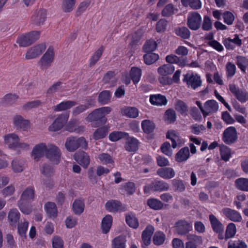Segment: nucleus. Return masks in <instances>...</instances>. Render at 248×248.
<instances>
[{
	"instance_id": "1",
	"label": "nucleus",
	"mask_w": 248,
	"mask_h": 248,
	"mask_svg": "<svg viewBox=\"0 0 248 248\" xmlns=\"http://www.w3.org/2000/svg\"><path fill=\"white\" fill-rule=\"evenodd\" d=\"M166 60L169 63L164 64L157 69L158 80L163 85H169L170 83V56L168 55Z\"/></svg>"
},
{
	"instance_id": "2",
	"label": "nucleus",
	"mask_w": 248,
	"mask_h": 248,
	"mask_svg": "<svg viewBox=\"0 0 248 248\" xmlns=\"http://www.w3.org/2000/svg\"><path fill=\"white\" fill-rule=\"evenodd\" d=\"M88 146V143L84 137L77 138L75 137H70L67 138L65 147L67 151L73 152L77 150L79 147L86 149Z\"/></svg>"
},
{
	"instance_id": "3",
	"label": "nucleus",
	"mask_w": 248,
	"mask_h": 248,
	"mask_svg": "<svg viewBox=\"0 0 248 248\" xmlns=\"http://www.w3.org/2000/svg\"><path fill=\"white\" fill-rule=\"evenodd\" d=\"M39 36V31H32L19 36L17 39L16 43L20 47H26L38 40Z\"/></svg>"
},
{
	"instance_id": "4",
	"label": "nucleus",
	"mask_w": 248,
	"mask_h": 248,
	"mask_svg": "<svg viewBox=\"0 0 248 248\" xmlns=\"http://www.w3.org/2000/svg\"><path fill=\"white\" fill-rule=\"evenodd\" d=\"M183 81L186 82L187 86L195 90L202 85V80L201 76L196 73H187L183 75Z\"/></svg>"
},
{
	"instance_id": "5",
	"label": "nucleus",
	"mask_w": 248,
	"mask_h": 248,
	"mask_svg": "<svg viewBox=\"0 0 248 248\" xmlns=\"http://www.w3.org/2000/svg\"><path fill=\"white\" fill-rule=\"evenodd\" d=\"M47 149L45 154L46 158L54 164H58L61 161L62 153L60 149L52 144L47 145Z\"/></svg>"
},
{
	"instance_id": "6",
	"label": "nucleus",
	"mask_w": 248,
	"mask_h": 248,
	"mask_svg": "<svg viewBox=\"0 0 248 248\" xmlns=\"http://www.w3.org/2000/svg\"><path fill=\"white\" fill-rule=\"evenodd\" d=\"M55 57L54 49L53 47H48L46 51L39 61V64L42 70H45L51 66Z\"/></svg>"
},
{
	"instance_id": "7",
	"label": "nucleus",
	"mask_w": 248,
	"mask_h": 248,
	"mask_svg": "<svg viewBox=\"0 0 248 248\" xmlns=\"http://www.w3.org/2000/svg\"><path fill=\"white\" fill-rule=\"evenodd\" d=\"M202 16L198 12L188 13L187 18V26L192 31L199 30L202 25Z\"/></svg>"
},
{
	"instance_id": "8",
	"label": "nucleus",
	"mask_w": 248,
	"mask_h": 248,
	"mask_svg": "<svg viewBox=\"0 0 248 248\" xmlns=\"http://www.w3.org/2000/svg\"><path fill=\"white\" fill-rule=\"evenodd\" d=\"M237 133L234 126H230L225 129L222 135V140L225 143L231 145L235 143L237 140Z\"/></svg>"
},
{
	"instance_id": "9",
	"label": "nucleus",
	"mask_w": 248,
	"mask_h": 248,
	"mask_svg": "<svg viewBox=\"0 0 248 248\" xmlns=\"http://www.w3.org/2000/svg\"><path fill=\"white\" fill-rule=\"evenodd\" d=\"M69 115L67 113L60 115L49 126L51 131H57L61 129L68 121Z\"/></svg>"
},
{
	"instance_id": "10",
	"label": "nucleus",
	"mask_w": 248,
	"mask_h": 248,
	"mask_svg": "<svg viewBox=\"0 0 248 248\" xmlns=\"http://www.w3.org/2000/svg\"><path fill=\"white\" fill-rule=\"evenodd\" d=\"M45 49L46 46L44 44L34 46L28 50L25 55V59L27 60L35 59L41 55Z\"/></svg>"
},
{
	"instance_id": "11",
	"label": "nucleus",
	"mask_w": 248,
	"mask_h": 248,
	"mask_svg": "<svg viewBox=\"0 0 248 248\" xmlns=\"http://www.w3.org/2000/svg\"><path fill=\"white\" fill-rule=\"evenodd\" d=\"M169 188V185L162 181H155L145 186L144 187L145 193H148L151 190L154 191H163Z\"/></svg>"
},
{
	"instance_id": "12",
	"label": "nucleus",
	"mask_w": 248,
	"mask_h": 248,
	"mask_svg": "<svg viewBox=\"0 0 248 248\" xmlns=\"http://www.w3.org/2000/svg\"><path fill=\"white\" fill-rule=\"evenodd\" d=\"M47 145L44 143H40L35 145L31 152V156L36 161H39L45 155Z\"/></svg>"
},
{
	"instance_id": "13",
	"label": "nucleus",
	"mask_w": 248,
	"mask_h": 248,
	"mask_svg": "<svg viewBox=\"0 0 248 248\" xmlns=\"http://www.w3.org/2000/svg\"><path fill=\"white\" fill-rule=\"evenodd\" d=\"M175 227L179 234L185 235L192 230V225L185 219H181L176 222Z\"/></svg>"
},
{
	"instance_id": "14",
	"label": "nucleus",
	"mask_w": 248,
	"mask_h": 248,
	"mask_svg": "<svg viewBox=\"0 0 248 248\" xmlns=\"http://www.w3.org/2000/svg\"><path fill=\"white\" fill-rule=\"evenodd\" d=\"M46 12L44 9H40L35 11L31 17V23L37 26L44 24L46 18Z\"/></svg>"
},
{
	"instance_id": "15",
	"label": "nucleus",
	"mask_w": 248,
	"mask_h": 248,
	"mask_svg": "<svg viewBox=\"0 0 248 248\" xmlns=\"http://www.w3.org/2000/svg\"><path fill=\"white\" fill-rule=\"evenodd\" d=\"M13 122L14 126L17 129H22L25 131L30 127V121L25 119L20 115H15L13 117Z\"/></svg>"
},
{
	"instance_id": "16",
	"label": "nucleus",
	"mask_w": 248,
	"mask_h": 248,
	"mask_svg": "<svg viewBox=\"0 0 248 248\" xmlns=\"http://www.w3.org/2000/svg\"><path fill=\"white\" fill-rule=\"evenodd\" d=\"M222 212L226 217L233 222H239L242 219L240 213L236 210L230 208H224Z\"/></svg>"
},
{
	"instance_id": "17",
	"label": "nucleus",
	"mask_w": 248,
	"mask_h": 248,
	"mask_svg": "<svg viewBox=\"0 0 248 248\" xmlns=\"http://www.w3.org/2000/svg\"><path fill=\"white\" fill-rule=\"evenodd\" d=\"M86 120L89 122H98L99 124H103L107 121L106 117L102 116L97 109L90 113L86 118Z\"/></svg>"
},
{
	"instance_id": "18",
	"label": "nucleus",
	"mask_w": 248,
	"mask_h": 248,
	"mask_svg": "<svg viewBox=\"0 0 248 248\" xmlns=\"http://www.w3.org/2000/svg\"><path fill=\"white\" fill-rule=\"evenodd\" d=\"M204 114L203 116L206 117L210 113H214L217 111L218 109V104L215 100H208L204 104Z\"/></svg>"
},
{
	"instance_id": "19",
	"label": "nucleus",
	"mask_w": 248,
	"mask_h": 248,
	"mask_svg": "<svg viewBox=\"0 0 248 248\" xmlns=\"http://www.w3.org/2000/svg\"><path fill=\"white\" fill-rule=\"evenodd\" d=\"M154 228L151 225L148 226L142 233V247L148 246L151 243V238L154 233Z\"/></svg>"
},
{
	"instance_id": "20",
	"label": "nucleus",
	"mask_w": 248,
	"mask_h": 248,
	"mask_svg": "<svg viewBox=\"0 0 248 248\" xmlns=\"http://www.w3.org/2000/svg\"><path fill=\"white\" fill-rule=\"evenodd\" d=\"M66 130L70 132L81 133L84 131L85 127L83 125H79L77 120H73L67 124L66 126Z\"/></svg>"
},
{
	"instance_id": "21",
	"label": "nucleus",
	"mask_w": 248,
	"mask_h": 248,
	"mask_svg": "<svg viewBox=\"0 0 248 248\" xmlns=\"http://www.w3.org/2000/svg\"><path fill=\"white\" fill-rule=\"evenodd\" d=\"M75 159L82 166L87 168L90 164V159L89 155L84 152H80L75 154Z\"/></svg>"
},
{
	"instance_id": "22",
	"label": "nucleus",
	"mask_w": 248,
	"mask_h": 248,
	"mask_svg": "<svg viewBox=\"0 0 248 248\" xmlns=\"http://www.w3.org/2000/svg\"><path fill=\"white\" fill-rule=\"evenodd\" d=\"M3 139L4 143L12 149L15 146L16 142L20 140L19 136L14 133L5 134L3 136Z\"/></svg>"
},
{
	"instance_id": "23",
	"label": "nucleus",
	"mask_w": 248,
	"mask_h": 248,
	"mask_svg": "<svg viewBox=\"0 0 248 248\" xmlns=\"http://www.w3.org/2000/svg\"><path fill=\"white\" fill-rule=\"evenodd\" d=\"M190 156L189 150L187 147L181 148L175 155L176 162L181 163L186 161Z\"/></svg>"
},
{
	"instance_id": "24",
	"label": "nucleus",
	"mask_w": 248,
	"mask_h": 248,
	"mask_svg": "<svg viewBox=\"0 0 248 248\" xmlns=\"http://www.w3.org/2000/svg\"><path fill=\"white\" fill-rule=\"evenodd\" d=\"M209 219L213 231L215 232H221L224 231V226L221 222L213 214H210Z\"/></svg>"
},
{
	"instance_id": "25",
	"label": "nucleus",
	"mask_w": 248,
	"mask_h": 248,
	"mask_svg": "<svg viewBox=\"0 0 248 248\" xmlns=\"http://www.w3.org/2000/svg\"><path fill=\"white\" fill-rule=\"evenodd\" d=\"M139 142L134 137H128L125 142V148L128 152H136L139 148Z\"/></svg>"
},
{
	"instance_id": "26",
	"label": "nucleus",
	"mask_w": 248,
	"mask_h": 248,
	"mask_svg": "<svg viewBox=\"0 0 248 248\" xmlns=\"http://www.w3.org/2000/svg\"><path fill=\"white\" fill-rule=\"evenodd\" d=\"M235 187L242 191L248 192V178L240 177L234 181Z\"/></svg>"
},
{
	"instance_id": "27",
	"label": "nucleus",
	"mask_w": 248,
	"mask_h": 248,
	"mask_svg": "<svg viewBox=\"0 0 248 248\" xmlns=\"http://www.w3.org/2000/svg\"><path fill=\"white\" fill-rule=\"evenodd\" d=\"M106 209L111 212H116L121 210V203L117 200H109L105 204Z\"/></svg>"
},
{
	"instance_id": "28",
	"label": "nucleus",
	"mask_w": 248,
	"mask_h": 248,
	"mask_svg": "<svg viewBox=\"0 0 248 248\" xmlns=\"http://www.w3.org/2000/svg\"><path fill=\"white\" fill-rule=\"evenodd\" d=\"M236 59V64L238 67L242 72L246 73V69L248 68V58L243 56L237 55Z\"/></svg>"
},
{
	"instance_id": "29",
	"label": "nucleus",
	"mask_w": 248,
	"mask_h": 248,
	"mask_svg": "<svg viewBox=\"0 0 248 248\" xmlns=\"http://www.w3.org/2000/svg\"><path fill=\"white\" fill-rule=\"evenodd\" d=\"M34 197V190L32 187H29L26 188L22 192L19 201L27 202L31 200Z\"/></svg>"
},
{
	"instance_id": "30",
	"label": "nucleus",
	"mask_w": 248,
	"mask_h": 248,
	"mask_svg": "<svg viewBox=\"0 0 248 248\" xmlns=\"http://www.w3.org/2000/svg\"><path fill=\"white\" fill-rule=\"evenodd\" d=\"M150 101L152 104L156 106L165 105L167 103L165 96L160 94L151 95Z\"/></svg>"
},
{
	"instance_id": "31",
	"label": "nucleus",
	"mask_w": 248,
	"mask_h": 248,
	"mask_svg": "<svg viewBox=\"0 0 248 248\" xmlns=\"http://www.w3.org/2000/svg\"><path fill=\"white\" fill-rule=\"evenodd\" d=\"M85 204L84 201L80 199L75 200L73 203L72 209L73 212L78 215L81 214L84 210Z\"/></svg>"
},
{
	"instance_id": "32",
	"label": "nucleus",
	"mask_w": 248,
	"mask_h": 248,
	"mask_svg": "<svg viewBox=\"0 0 248 248\" xmlns=\"http://www.w3.org/2000/svg\"><path fill=\"white\" fill-rule=\"evenodd\" d=\"M45 209L50 217H57L58 211L55 203L52 202H46L45 205Z\"/></svg>"
},
{
	"instance_id": "33",
	"label": "nucleus",
	"mask_w": 248,
	"mask_h": 248,
	"mask_svg": "<svg viewBox=\"0 0 248 248\" xmlns=\"http://www.w3.org/2000/svg\"><path fill=\"white\" fill-rule=\"evenodd\" d=\"M221 158L222 160L227 162L231 157V149L226 145L222 144L219 147Z\"/></svg>"
},
{
	"instance_id": "34",
	"label": "nucleus",
	"mask_w": 248,
	"mask_h": 248,
	"mask_svg": "<svg viewBox=\"0 0 248 248\" xmlns=\"http://www.w3.org/2000/svg\"><path fill=\"white\" fill-rule=\"evenodd\" d=\"M76 104V102L74 101L68 100L64 101L57 106H54L53 107V109L56 111L65 110L75 106Z\"/></svg>"
},
{
	"instance_id": "35",
	"label": "nucleus",
	"mask_w": 248,
	"mask_h": 248,
	"mask_svg": "<svg viewBox=\"0 0 248 248\" xmlns=\"http://www.w3.org/2000/svg\"><path fill=\"white\" fill-rule=\"evenodd\" d=\"M76 0H62L61 9L64 13H69L74 9Z\"/></svg>"
},
{
	"instance_id": "36",
	"label": "nucleus",
	"mask_w": 248,
	"mask_h": 248,
	"mask_svg": "<svg viewBox=\"0 0 248 248\" xmlns=\"http://www.w3.org/2000/svg\"><path fill=\"white\" fill-rule=\"evenodd\" d=\"M122 114L129 118H136L139 115V110L135 107H128L121 110Z\"/></svg>"
},
{
	"instance_id": "37",
	"label": "nucleus",
	"mask_w": 248,
	"mask_h": 248,
	"mask_svg": "<svg viewBox=\"0 0 248 248\" xmlns=\"http://www.w3.org/2000/svg\"><path fill=\"white\" fill-rule=\"evenodd\" d=\"M175 33L184 39H188L190 36V31L186 27H180L175 29Z\"/></svg>"
},
{
	"instance_id": "38",
	"label": "nucleus",
	"mask_w": 248,
	"mask_h": 248,
	"mask_svg": "<svg viewBox=\"0 0 248 248\" xmlns=\"http://www.w3.org/2000/svg\"><path fill=\"white\" fill-rule=\"evenodd\" d=\"M19 98V96L16 94L8 93L2 98V103L7 105H13Z\"/></svg>"
},
{
	"instance_id": "39",
	"label": "nucleus",
	"mask_w": 248,
	"mask_h": 248,
	"mask_svg": "<svg viewBox=\"0 0 248 248\" xmlns=\"http://www.w3.org/2000/svg\"><path fill=\"white\" fill-rule=\"evenodd\" d=\"M141 75V70L138 67H132L130 72V76L134 84H137Z\"/></svg>"
},
{
	"instance_id": "40",
	"label": "nucleus",
	"mask_w": 248,
	"mask_h": 248,
	"mask_svg": "<svg viewBox=\"0 0 248 248\" xmlns=\"http://www.w3.org/2000/svg\"><path fill=\"white\" fill-rule=\"evenodd\" d=\"M157 43L154 39L147 40L143 46V51L145 53L152 52L157 47Z\"/></svg>"
},
{
	"instance_id": "41",
	"label": "nucleus",
	"mask_w": 248,
	"mask_h": 248,
	"mask_svg": "<svg viewBox=\"0 0 248 248\" xmlns=\"http://www.w3.org/2000/svg\"><path fill=\"white\" fill-rule=\"evenodd\" d=\"M112 218L110 215L106 216L102 221V229L104 233H107L109 231L112 224Z\"/></svg>"
},
{
	"instance_id": "42",
	"label": "nucleus",
	"mask_w": 248,
	"mask_h": 248,
	"mask_svg": "<svg viewBox=\"0 0 248 248\" xmlns=\"http://www.w3.org/2000/svg\"><path fill=\"white\" fill-rule=\"evenodd\" d=\"M25 168V162L21 160L15 159L12 162V169L16 173L22 172Z\"/></svg>"
},
{
	"instance_id": "43",
	"label": "nucleus",
	"mask_w": 248,
	"mask_h": 248,
	"mask_svg": "<svg viewBox=\"0 0 248 248\" xmlns=\"http://www.w3.org/2000/svg\"><path fill=\"white\" fill-rule=\"evenodd\" d=\"M111 98L110 93L109 91L105 90L101 92L98 96V101L102 105L108 103Z\"/></svg>"
},
{
	"instance_id": "44",
	"label": "nucleus",
	"mask_w": 248,
	"mask_h": 248,
	"mask_svg": "<svg viewBox=\"0 0 248 248\" xmlns=\"http://www.w3.org/2000/svg\"><path fill=\"white\" fill-rule=\"evenodd\" d=\"M141 126L145 133H150L154 131L155 125L153 122L149 120H145L142 122Z\"/></svg>"
},
{
	"instance_id": "45",
	"label": "nucleus",
	"mask_w": 248,
	"mask_h": 248,
	"mask_svg": "<svg viewBox=\"0 0 248 248\" xmlns=\"http://www.w3.org/2000/svg\"><path fill=\"white\" fill-rule=\"evenodd\" d=\"M158 58V55L153 52L146 53V54L143 56L144 62L148 65L154 63Z\"/></svg>"
},
{
	"instance_id": "46",
	"label": "nucleus",
	"mask_w": 248,
	"mask_h": 248,
	"mask_svg": "<svg viewBox=\"0 0 248 248\" xmlns=\"http://www.w3.org/2000/svg\"><path fill=\"white\" fill-rule=\"evenodd\" d=\"M236 232L235 224L230 223L227 226L225 231V240L233 237Z\"/></svg>"
},
{
	"instance_id": "47",
	"label": "nucleus",
	"mask_w": 248,
	"mask_h": 248,
	"mask_svg": "<svg viewBox=\"0 0 248 248\" xmlns=\"http://www.w3.org/2000/svg\"><path fill=\"white\" fill-rule=\"evenodd\" d=\"M175 109L183 115H187L188 107L186 104L182 100H178L175 105Z\"/></svg>"
},
{
	"instance_id": "48",
	"label": "nucleus",
	"mask_w": 248,
	"mask_h": 248,
	"mask_svg": "<svg viewBox=\"0 0 248 248\" xmlns=\"http://www.w3.org/2000/svg\"><path fill=\"white\" fill-rule=\"evenodd\" d=\"M225 68L228 79L232 78L235 74L236 67L234 64L229 62L226 63Z\"/></svg>"
},
{
	"instance_id": "49",
	"label": "nucleus",
	"mask_w": 248,
	"mask_h": 248,
	"mask_svg": "<svg viewBox=\"0 0 248 248\" xmlns=\"http://www.w3.org/2000/svg\"><path fill=\"white\" fill-rule=\"evenodd\" d=\"M185 6L189 5L193 9H199L202 7L200 0H181Z\"/></svg>"
},
{
	"instance_id": "50",
	"label": "nucleus",
	"mask_w": 248,
	"mask_h": 248,
	"mask_svg": "<svg viewBox=\"0 0 248 248\" xmlns=\"http://www.w3.org/2000/svg\"><path fill=\"white\" fill-rule=\"evenodd\" d=\"M20 214L16 209H11L8 215L9 221L12 224H16L19 219Z\"/></svg>"
},
{
	"instance_id": "51",
	"label": "nucleus",
	"mask_w": 248,
	"mask_h": 248,
	"mask_svg": "<svg viewBox=\"0 0 248 248\" xmlns=\"http://www.w3.org/2000/svg\"><path fill=\"white\" fill-rule=\"evenodd\" d=\"M108 133V128L106 126H103L96 129L93 135V139L98 140L104 138Z\"/></svg>"
},
{
	"instance_id": "52",
	"label": "nucleus",
	"mask_w": 248,
	"mask_h": 248,
	"mask_svg": "<svg viewBox=\"0 0 248 248\" xmlns=\"http://www.w3.org/2000/svg\"><path fill=\"white\" fill-rule=\"evenodd\" d=\"M222 18L224 22L228 25H232L235 19L234 15L228 11H226L223 13Z\"/></svg>"
},
{
	"instance_id": "53",
	"label": "nucleus",
	"mask_w": 248,
	"mask_h": 248,
	"mask_svg": "<svg viewBox=\"0 0 248 248\" xmlns=\"http://www.w3.org/2000/svg\"><path fill=\"white\" fill-rule=\"evenodd\" d=\"M148 205L152 209L154 210H159L162 208V202L155 199H150L147 201Z\"/></svg>"
},
{
	"instance_id": "54",
	"label": "nucleus",
	"mask_w": 248,
	"mask_h": 248,
	"mask_svg": "<svg viewBox=\"0 0 248 248\" xmlns=\"http://www.w3.org/2000/svg\"><path fill=\"white\" fill-rule=\"evenodd\" d=\"M128 136V134L123 132H113L109 135V139L112 141H116Z\"/></svg>"
},
{
	"instance_id": "55",
	"label": "nucleus",
	"mask_w": 248,
	"mask_h": 248,
	"mask_svg": "<svg viewBox=\"0 0 248 248\" xmlns=\"http://www.w3.org/2000/svg\"><path fill=\"white\" fill-rule=\"evenodd\" d=\"M103 51V47H101L95 51L90 59V66H92L95 64L101 57Z\"/></svg>"
},
{
	"instance_id": "56",
	"label": "nucleus",
	"mask_w": 248,
	"mask_h": 248,
	"mask_svg": "<svg viewBox=\"0 0 248 248\" xmlns=\"http://www.w3.org/2000/svg\"><path fill=\"white\" fill-rule=\"evenodd\" d=\"M188 239L191 241H188L186 243V248H197V245L192 241H199L202 239L201 237L196 235H189Z\"/></svg>"
},
{
	"instance_id": "57",
	"label": "nucleus",
	"mask_w": 248,
	"mask_h": 248,
	"mask_svg": "<svg viewBox=\"0 0 248 248\" xmlns=\"http://www.w3.org/2000/svg\"><path fill=\"white\" fill-rule=\"evenodd\" d=\"M27 202L18 201V205L21 211L25 214L28 215L32 211L31 206L30 204L27 203Z\"/></svg>"
},
{
	"instance_id": "58",
	"label": "nucleus",
	"mask_w": 248,
	"mask_h": 248,
	"mask_svg": "<svg viewBox=\"0 0 248 248\" xmlns=\"http://www.w3.org/2000/svg\"><path fill=\"white\" fill-rule=\"evenodd\" d=\"M125 220L127 224L131 227L136 229L139 226L138 221L134 216L126 215Z\"/></svg>"
},
{
	"instance_id": "59",
	"label": "nucleus",
	"mask_w": 248,
	"mask_h": 248,
	"mask_svg": "<svg viewBox=\"0 0 248 248\" xmlns=\"http://www.w3.org/2000/svg\"><path fill=\"white\" fill-rule=\"evenodd\" d=\"M228 248H247V245L242 240L231 241L228 243Z\"/></svg>"
},
{
	"instance_id": "60",
	"label": "nucleus",
	"mask_w": 248,
	"mask_h": 248,
	"mask_svg": "<svg viewBox=\"0 0 248 248\" xmlns=\"http://www.w3.org/2000/svg\"><path fill=\"white\" fill-rule=\"evenodd\" d=\"M103 80L106 83L111 82L112 84L115 83L116 82V78L114 72L108 71L107 72L103 77Z\"/></svg>"
},
{
	"instance_id": "61",
	"label": "nucleus",
	"mask_w": 248,
	"mask_h": 248,
	"mask_svg": "<svg viewBox=\"0 0 248 248\" xmlns=\"http://www.w3.org/2000/svg\"><path fill=\"white\" fill-rule=\"evenodd\" d=\"M202 30L208 31L212 28V23L210 17L208 16H204L203 21L202 25Z\"/></svg>"
},
{
	"instance_id": "62",
	"label": "nucleus",
	"mask_w": 248,
	"mask_h": 248,
	"mask_svg": "<svg viewBox=\"0 0 248 248\" xmlns=\"http://www.w3.org/2000/svg\"><path fill=\"white\" fill-rule=\"evenodd\" d=\"M165 238V235L163 233L156 232L154 236L153 242L155 245H160L163 243Z\"/></svg>"
},
{
	"instance_id": "63",
	"label": "nucleus",
	"mask_w": 248,
	"mask_h": 248,
	"mask_svg": "<svg viewBox=\"0 0 248 248\" xmlns=\"http://www.w3.org/2000/svg\"><path fill=\"white\" fill-rule=\"evenodd\" d=\"M53 248H63V241L59 236L56 235L52 240Z\"/></svg>"
},
{
	"instance_id": "64",
	"label": "nucleus",
	"mask_w": 248,
	"mask_h": 248,
	"mask_svg": "<svg viewBox=\"0 0 248 248\" xmlns=\"http://www.w3.org/2000/svg\"><path fill=\"white\" fill-rule=\"evenodd\" d=\"M112 248H124V239L120 236L115 238L112 241Z\"/></svg>"
}]
</instances>
